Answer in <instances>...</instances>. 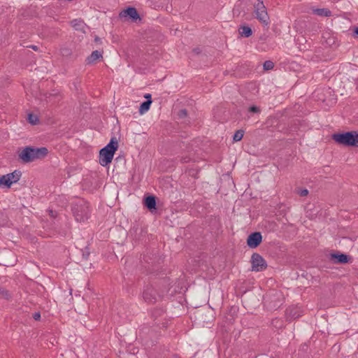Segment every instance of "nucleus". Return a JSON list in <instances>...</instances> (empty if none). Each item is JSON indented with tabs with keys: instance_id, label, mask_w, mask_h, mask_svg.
<instances>
[{
	"instance_id": "27",
	"label": "nucleus",
	"mask_w": 358,
	"mask_h": 358,
	"mask_svg": "<svg viewBox=\"0 0 358 358\" xmlns=\"http://www.w3.org/2000/svg\"><path fill=\"white\" fill-rule=\"evenodd\" d=\"M178 115L180 118H184L187 116V111L186 109H182L178 112Z\"/></svg>"
},
{
	"instance_id": "18",
	"label": "nucleus",
	"mask_w": 358,
	"mask_h": 358,
	"mask_svg": "<svg viewBox=\"0 0 358 358\" xmlns=\"http://www.w3.org/2000/svg\"><path fill=\"white\" fill-rule=\"evenodd\" d=\"M152 102V100H146L145 101H143L141 104L140 108H139L140 114L142 115V114L145 113V112H147L150 109Z\"/></svg>"
},
{
	"instance_id": "15",
	"label": "nucleus",
	"mask_w": 358,
	"mask_h": 358,
	"mask_svg": "<svg viewBox=\"0 0 358 358\" xmlns=\"http://www.w3.org/2000/svg\"><path fill=\"white\" fill-rule=\"evenodd\" d=\"M313 13L319 16H331V10L327 8H315L313 10Z\"/></svg>"
},
{
	"instance_id": "17",
	"label": "nucleus",
	"mask_w": 358,
	"mask_h": 358,
	"mask_svg": "<svg viewBox=\"0 0 358 358\" xmlns=\"http://www.w3.org/2000/svg\"><path fill=\"white\" fill-rule=\"evenodd\" d=\"M12 184L13 182L10 180V178L8 174L3 175L0 178V186L3 185L6 187L9 188Z\"/></svg>"
},
{
	"instance_id": "29",
	"label": "nucleus",
	"mask_w": 358,
	"mask_h": 358,
	"mask_svg": "<svg viewBox=\"0 0 358 358\" xmlns=\"http://www.w3.org/2000/svg\"><path fill=\"white\" fill-rule=\"evenodd\" d=\"M49 215L52 217H56V212L52 210H49Z\"/></svg>"
},
{
	"instance_id": "32",
	"label": "nucleus",
	"mask_w": 358,
	"mask_h": 358,
	"mask_svg": "<svg viewBox=\"0 0 358 358\" xmlns=\"http://www.w3.org/2000/svg\"><path fill=\"white\" fill-rule=\"evenodd\" d=\"M193 52L198 55L201 52V50H199V48H194L193 50Z\"/></svg>"
},
{
	"instance_id": "24",
	"label": "nucleus",
	"mask_w": 358,
	"mask_h": 358,
	"mask_svg": "<svg viewBox=\"0 0 358 358\" xmlns=\"http://www.w3.org/2000/svg\"><path fill=\"white\" fill-rule=\"evenodd\" d=\"M28 120H29V123H31L33 125L36 124V123L38 122V119L37 116H36L33 114L29 115Z\"/></svg>"
},
{
	"instance_id": "6",
	"label": "nucleus",
	"mask_w": 358,
	"mask_h": 358,
	"mask_svg": "<svg viewBox=\"0 0 358 358\" xmlns=\"http://www.w3.org/2000/svg\"><path fill=\"white\" fill-rule=\"evenodd\" d=\"M159 297L160 296L151 285H147L143 290V298L147 303H154Z\"/></svg>"
},
{
	"instance_id": "34",
	"label": "nucleus",
	"mask_w": 358,
	"mask_h": 358,
	"mask_svg": "<svg viewBox=\"0 0 358 358\" xmlns=\"http://www.w3.org/2000/svg\"><path fill=\"white\" fill-rule=\"evenodd\" d=\"M354 34L358 36V27H356L354 30Z\"/></svg>"
},
{
	"instance_id": "23",
	"label": "nucleus",
	"mask_w": 358,
	"mask_h": 358,
	"mask_svg": "<svg viewBox=\"0 0 358 358\" xmlns=\"http://www.w3.org/2000/svg\"><path fill=\"white\" fill-rule=\"evenodd\" d=\"M263 66L264 70H271L274 67V64L273 62L268 60L264 62Z\"/></svg>"
},
{
	"instance_id": "20",
	"label": "nucleus",
	"mask_w": 358,
	"mask_h": 358,
	"mask_svg": "<svg viewBox=\"0 0 358 358\" xmlns=\"http://www.w3.org/2000/svg\"><path fill=\"white\" fill-rule=\"evenodd\" d=\"M286 315L290 317V319L292 318H296L299 316V314L297 313L296 308H289L286 310Z\"/></svg>"
},
{
	"instance_id": "21",
	"label": "nucleus",
	"mask_w": 358,
	"mask_h": 358,
	"mask_svg": "<svg viewBox=\"0 0 358 358\" xmlns=\"http://www.w3.org/2000/svg\"><path fill=\"white\" fill-rule=\"evenodd\" d=\"M11 296V294L8 289L0 287V297L8 300Z\"/></svg>"
},
{
	"instance_id": "30",
	"label": "nucleus",
	"mask_w": 358,
	"mask_h": 358,
	"mask_svg": "<svg viewBox=\"0 0 358 358\" xmlns=\"http://www.w3.org/2000/svg\"><path fill=\"white\" fill-rule=\"evenodd\" d=\"M189 157H182L181 160L183 163H187L189 162Z\"/></svg>"
},
{
	"instance_id": "16",
	"label": "nucleus",
	"mask_w": 358,
	"mask_h": 358,
	"mask_svg": "<svg viewBox=\"0 0 358 358\" xmlns=\"http://www.w3.org/2000/svg\"><path fill=\"white\" fill-rule=\"evenodd\" d=\"M239 34L241 36L248 38L252 34V31L248 26H241L239 28Z\"/></svg>"
},
{
	"instance_id": "2",
	"label": "nucleus",
	"mask_w": 358,
	"mask_h": 358,
	"mask_svg": "<svg viewBox=\"0 0 358 358\" xmlns=\"http://www.w3.org/2000/svg\"><path fill=\"white\" fill-rule=\"evenodd\" d=\"M332 139L343 145L358 147V131L334 134L332 135Z\"/></svg>"
},
{
	"instance_id": "25",
	"label": "nucleus",
	"mask_w": 358,
	"mask_h": 358,
	"mask_svg": "<svg viewBox=\"0 0 358 358\" xmlns=\"http://www.w3.org/2000/svg\"><path fill=\"white\" fill-rule=\"evenodd\" d=\"M248 112L252 113H259L261 112V110L259 107L256 106H252L249 107Z\"/></svg>"
},
{
	"instance_id": "12",
	"label": "nucleus",
	"mask_w": 358,
	"mask_h": 358,
	"mask_svg": "<svg viewBox=\"0 0 358 358\" xmlns=\"http://www.w3.org/2000/svg\"><path fill=\"white\" fill-rule=\"evenodd\" d=\"M102 57L103 56L101 52L99 50H94L91 53V55L89 57H87L86 63L87 64H92Z\"/></svg>"
},
{
	"instance_id": "35",
	"label": "nucleus",
	"mask_w": 358,
	"mask_h": 358,
	"mask_svg": "<svg viewBox=\"0 0 358 358\" xmlns=\"http://www.w3.org/2000/svg\"><path fill=\"white\" fill-rule=\"evenodd\" d=\"M99 38L98 37H96V38H95V41H99Z\"/></svg>"
},
{
	"instance_id": "8",
	"label": "nucleus",
	"mask_w": 358,
	"mask_h": 358,
	"mask_svg": "<svg viewBox=\"0 0 358 358\" xmlns=\"http://www.w3.org/2000/svg\"><path fill=\"white\" fill-rule=\"evenodd\" d=\"M114 154L112 153V151L106 150V149H101L99 152V164L106 166L110 163H111L113 159Z\"/></svg>"
},
{
	"instance_id": "11",
	"label": "nucleus",
	"mask_w": 358,
	"mask_h": 358,
	"mask_svg": "<svg viewBox=\"0 0 358 358\" xmlns=\"http://www.w3.org/2000/svg\"><path fill=\"white\" fill-rule=\"evenodd\" d=\"M71 24L76 30L80 31L83 33L85 32L87 26L83 20L80 19H75L71 21Z\"/></svg>"
},
{
	"instance_id": "33",
	"label": "nucleus",
	"mask_w": 358,
	"mask_h": 358,
	"mask_svg": "<svg viewBox=\"0 0 358 358\" xmlns=\"http://www.w3.org/2000/svg\"><path fill=\"white\" fill-rule=\"evenodd\" d=\"M31 49H33L34 50H38V48L36 46V45H31L29 46Z\"/></svg>"
},
{
	"instance_id": "19",
	"label": "nucleus",
	"mask_w": 358,
	"mask_h": 358,
	"mask_svg": "<svg viewBox=\"0 0 358 358\" xmlns=\"http://www.w3.org/2000/svg\"><path fill=\"white\" fill-rule=\"evenodd\" d=\"M8 176H9L10 180H12L13 184L16 183L18 182L20 179V177L22 176V173L20 171L15 170L13 173H8Z\"/></svg>"
},
{
	"instance_id": "5",
	"label": "nucleus",
	"mask_w": 358,
	"mask_h": 358,
	"mask_svg": "<svg viewBox=\"0 0 358 358\" xmlns=\"http://www.w3.org/2000/svg\"><path fill=\"white\" fill-rule=\"evenodd\" d=\"M252 271H262L266 268L267 264L264 259L258 253H254L251 257Z\"/></svg>"
},
{
	"instance_id": "14",
	"label": "nucleus",
	"mask_w": 358,
	"mask_h": 358,
	"mask_svg": "<svg viewBox=\"0 0 358 358\" xmlns=\"http://www.w3.org/2000/svg\"><path fill=\"white\" fill-rule=\"evenodd\" d=\"M117 148H118V142L116 140V138L114 137V138H112L110 139V141L109 142V143L103 148L106 149V150H108V151H112V153L115 154V151L117 150Z\"/></svg>"
},
{
	"instance_id": "10",
	"label": "nucleus",
	"mask_w": 358,
	"mask_h": 358,
	"mask_svg": "<svg viewBox=\"0 0 358 358\" xmlns=\"http://www.w3.org/2000/svg\"><path fill=\"white\" fill-rule=\"evenodd\" d=\"M331 260L335 264H346L349 262V257L345 254H331Z\"/></svg>"
},
{
	"instance_id": "28",
	"label": "nucleus",
	"mask_w": 358,
	"mask_h": 358,
	"mask_svg": "<svg viewBox=\"0 0 358 358\" xmlns=\"http://www.w3.org/2000/svg\"><path fill=\"white\" fill-rule=\"evenodd\" d=\"M33 318L35 320H36V321L39 320L41 319V314H40V313L39 312L34 313L33 314Z\"/></svg>"
},
{
	"instance_id": "7",
	"label": "nucleus",
	"mask_w": 358,
	"mask_h": 358,
	"mask_svg": "<svg viewBox=\"0 0 358 358\" xmlns=\"http://www.w3.org/2000/svg\"><path fill=\"white\" fill-rule=\"evenodd\" d=\"M262 241V236L260 232H253L247 238V244L250 248H256Z\"/></svg>"
},
{
	"instance_id": "31",
	"label": "nucleus",
	"mask_w": 358,
	"mask_h": 358,
	"mask_svg": "<svg viewBox=\"0 0 358 358\" xmlns=\"http://www.w3.org/2000/svg\"><path fill=\"white\" fill-rule=\"evenodd\" d=\"M144 97L147 99V100H152V96L150 94H146Z\"/></svg>"
},
{
	"instance_id": "22",
	"label": "nucleus",
	"mask_w": 358,
	"mask_h": 358,
	"mask_svg": "<svg viewBox=\"0 0 358 358\" xmlns=\"http://www.w3.org/2000/svg\"><path fill=\"white\" fill-rule=\"evenodd\" d=\"M244 131L243 130H238L235 132L233 139L234 141H239L243 137Z\"/></svg>"
},
{
	"instance_id": "26",
	"label": "nucleus",
	"mask_w": 358,
	"mask_h": 358,
	"mask_svg": "<svg viewBox=\"0 0 358 358\" xmlns=\"http://www.w3.org/2000/svg\"><path fill=\"white\" fill-rule=\"evenodd\" d=\"M297 193L301 196H306L308 194V190L307 189H299Z\"/></svg>"
},
{
	"instance_id": "13",
	"label": "nucleus",
	"mask_w": 358,
	"mask_h": 358,
	"mask_svg": "<svg viewBox=\"0 0 358 358\" xmlns=\"http://www.w3.org/2000/svg\"><path fill=\"white\" fill-rule=\"evenodd\" d=\"M144 204L150 210L156 209V199L154 196H148L144 199Z\"/></svg>"
},
{
	"instance_id": "1",
	"label": "nucleus",
	"mask_w": 358,
	"mask_h": 358,
	"mask_svg": "<svg viewBox=\"0 0 358 358\" xmlns=\"http://www.w3.org/2000/svg\"><path fill=\"white\" fill-rule=\"evenodd\" d=\"M48 154L45 147L34 148L27 146L19 153V159L24 164L32 162L36 159H43Z\"/></svg>"
},
{
	"instance_id": "3",
	"label": "nucleus",
	"mask_w": 358,
	"mask_h": 358,
	"mask_svg": "<svg viewBox=\"0 0 358 358\" xmlns=\"http://www.w3.org/2000/svg\"><path fill=\"white\" fill-rule=\"evenodd\" d=\"M254 13L255 14V17L263 25L267 26L269 24V17L267 13L266 8L262 1L257 0L254 4Z\"/></svg>"
},
{
	"instance_id": "4",
	"label": "nucleus",
	"mask_w": 358,
	"mask_h": 358,
	"mask_svg": "<svg viewBox=\"0 0 358 358\" xmlns=\"http://www.w3.org/2000/svg\"><path fill=\"white\" fill-rule=\"evenodd\" d=\"M73 212L76 220L80 222L87 220L90 214L88 203L85 201H82L80 204L74 206Z\"/></svg>"
},
{
	"instance_id": "9",
	"label": "nucleus",
	"mask_w": 358,
	"mask_h": 358,
	"mask_svg": "<svg viewBox=\"0 0 358 358\" xmlns=\"http://www.w3.org/2000/svg\"><path fill=\"white\" fill-rule=\"evenodd\" d=\"M121 18L129 17L133 21H136L140 19V16L135 8L128 7L127 9L123 10L120 13Z\"/></svg>"
}]
</instances>
